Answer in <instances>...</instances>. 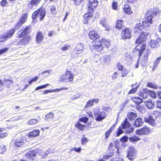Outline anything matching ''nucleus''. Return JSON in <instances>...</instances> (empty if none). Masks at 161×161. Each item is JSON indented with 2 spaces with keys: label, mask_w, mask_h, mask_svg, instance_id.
Wrapping results in <instances>:
<instances>
[{
  "label": "nucleus",
  "mask_w": 161,
  "mask_h": 161,
  "mask_svg": "<svg viewBox=\"0 0 161 161\" xmlns=\"http://www.w3.org/2000/svg\"><path fill=\"white\" fill-rule=\"evenodd\" d=\"M148 33L143 32L141 33L140 36L137 39L136 42V43L139 44L136 46V48L139 50V56L140 57L142 56L143 51L145 49V44L144 43L146 40L147 37L148 36Z\"/></svg>",
  "instance_id": "obj_1"
},
{
  "label": "nucleus",
  "mask_w": 161,
  "mask_h": 161,
  "mask_svg": "<svg viewBox=\"0 0 161 161\" xmlns=\"http://www.w3.org/2000/svg\"><path fill=\"white\" fill-rule=\"evenodd\" d=\"M125 13L128 14H130L132 13L130 6L129 5H125L124 8Z\"/></svg>",
  "instance_id": "obj_29"
},
{
  "label": "nucleus",
  "mask_w": 161,
  "mask_h": 161,
  "mask_svg": "<svg viewBox=\"0 0 161 161\" xmlns=\"http://www.w3.org/2000/svg\"><path fill=\"white\" fill-rule=\"evenodd\" d=\"M123 22V20H118L117 21L116 27L119 29H121L123 25L122 24V22Z\"/></svg>",
  "instance_id": "obj_41"
},
{
  "label": "nucleus",
  "mask_w": 161,
  "mask_h": 161,
  "mask_svg": "<svg viewBox=\"0 0 161 161\" xmlns=\"http://www.w3.org/2000/svg\"><path fill=\"white\" fill-rule=\"evenodd\" d=\"M74 77V75L69 70L67 71V82H71Z\"/></svg>",
  "instance_id": "obj_20"
},
{
  "label": "nucleus",
  "mask_w": 161,
  "mask_h": 161,
  "mask_svg": "<svg viewBox=\"0 0 161 161\" xmlns=\"http://www.w3.org/2000/svg\"><path fill=\"white\" fill-rule=\"evenodd\" d=\"M44 36L42 32L39 31L37 32L36 36V41L37 43L41 42L43 40Z\"/></svg>",
  "instance_id": "obj_22"
},
{
  "label": "nucleus",
  "mask_w": 161,
  "mask_h": 161,
  "mask_svg": "<svg viewBox=\"0 0 161 161\" xmlns=\"http://www.w3.org/2000/svg\"><path fill=\"white\" fill-rule=\"evenodd\" d=\"M53 116V113H49L46 116L45 119L46 120L48 118H51Z\"/></svg>",
  "instance_id": "obj_58"
},
{
  "label": "nucleus",
  "mask_w": 161,
  "mask_h": 161,
  "mask_svg": "<svg viewBox=\"0 0 161 161\" xmlns=\"http://www.w3.org/2000/svg\"><path fill=\"white\" fill-rule=\"evenodd\" d=\"M100 23L105 28V30L109 31L110 30L109 26L106 23V19L102 18L100 21Z\"/></svg>",
  "instance_id": "obj_25"
},
{
  "label": "nucleus",
  "mask_w": 161,
  "mask_h": 161,
  "mask_svg": "<svg viewBox=\"0 0 161 161\" xmlns=\"http://www.w3.org/2000/svg\"><path fill=\"white\" fill-rule=\"evenodd\" d=\"M84 44L83 43H78L75 46L74 49L75 50H76L80 53H81L83 52V50L84 47Z\"/></svg>",
  "instance_id": "obj_24"
},
{
  "label": "nucleus",
  "mask_w": 161,
  "mask_h": 161,
  "mask_svg": "<svg viewBox=\"0 0 161 161\" xmlns=\"http://www.w3.org/2000/svg\"><path fill=\"white\" fill-rule=\"evenodd\" d=\"M156 13L152 12L151 11L147 12L145 18V20L143 22V27L147 28L151 24H152V18L156 14Z\"/></svg>",
  "instance_id": "obj_4"
},
{
  "label": "nucleus",
  "mask_w": 161,
  "mask_h": 161,
  "mask_svg": "<svg viewBox=\"0 0 161 161\" xmlns=\"http://www.w3.org/2000/svg\"><path fill=\"white\" fill-rule=\"evenodd\" d=\"M136 151L133 147H130L127 152V157L131 160H133L136 156Z\"/></svg>",
  "instance_id": "obj_6"
},
{
  "label": "nucleus",
  "mask_w": 161,
  "mask_h": 161,
  "mask_svg": "<svg viewBox=\"0 0 161 161\" xmlns=\"http://www.w3.org/2000/svg\"><path fill=\"white\" fill-rule=\"evenodd\" d=\"M128 73V70L126 69H125L123 71H122L121 72V73L122 74L121 76L122 77H124L126 76L127 75Z\"/></svg>",
  "instance_id": "obj_47"
},
{
  "label": "nucleus",
  "mask_w": 161,
  "mask_h": 161,
  "mask_svg": "<svg viewBox=\"0 0 161 161\" xmlns=\"http://www.w3.org/2000/svg\"><path fill=\"white\" fill-rule=\"evenodd\" d=\"M70 47V46L66 45L61 48V49L64 51H67L69 50Z\"/></svg>",
  "instance_id": "obj_61"
},
{
  "label": "nucleus",
  "mask_w": 161,
  "mask_h": 161,
  "mask_svg": "<svg viewBox=\"0 0 161 161\" xmlns=\"http://www.w3.org/2000/svg\"><path fill=\"white\" fill-rule=\"evenodd\" d=\"M143 122L142 119L138 118L137 119L134 123V125L136 127H140L142 125Z\"/></svg>",
  "instance_id": "obj_30"
},
{
  "label": "nucleus",
  "mask_w": 161,
  "mask_h": 161,
  "mask_svg": "<svg viewBox=\"0 0 161 161\" xmlns=\"http://www.w3.org/2000/svg\"><path fill=\"white\" fill-rule=\"evenodd\" d=\"M110 161H123V159L121 158L115 157L113 159H111Z\"/></svg>",
  "instance_id": "obj_56"
},
{
  "label": "nucleus",
  "mask_w": 161,
  "mask_h": 161,
  "mask_svg": "<svg viewBox=\"0 0 161 161\" xmlns=\"http://www.w3.org/2000/svg\"><path fill=\"white\" fill-rule=\"evenodd\" d=\"M134 130V128H133L131 127L129 128H128L126 129L125 130V133L126 134H130L132 133Z\"/></svg>",
  "instance_id": "obj_44"
},
{
  "label": "nucleus",
  "mask_w": 161,
  "mask_h": 161,
  "mask_svg": "<svg viewBox=\"0 0 161 161\" xmlns=\"http://www.w3.org/2000/svg\"><path fill=\"white\" fill-rule=\"evenodd\" d=\"M139 95L142 96L143 98H146L148 96H149V90L147 88L143 89L141 91V92Z\"/></svg>",
  "instance_id": "obj_21"
},
{
  "label": "nucleus",
  "mask_w": 161,
  "mask_h": 161,
  "mask_svg": "<svg viewBox=\"0 0 161 161\" xmlns=\"http://www.w3.org/2000/svg\"><path fill=\"white\" fill-rule=\"evenodd\" d=\"M67 71L66 72L65 74L61 76L60 77L59 80L61 82H63L67 83Z\"/></svg>",
  "instance_id": "obj_32"
},
{
  "label": "nucleus",
  "mask_w": 161,
  "mask_h": 161,
  "mask_svg": "<svg viewBox=\"0 0 161 161\" xmlns=\"http://www.w3.org/2000/svg\"><path fill=\"white\" fill-rule=\"evenodd\" d=\"M102 42L99 41L96 42L95 44L93 45V49L96 50L98 52H100L103 49L108 48L110 45L109 42L105 39H102Z\"/></svg>",
  "instance_id": "obj_2"
},
{
  "label": "nucleus",
  "mask_w": 161,
  "mask_h": 161,
  "mask_svg": "<svg viewBox=\"0 0 161 161\" xmlns=\"http://www.w3.org/2000/svg\"><path fill=\"white\" fill-rule=\"evenodd\" d=\"M161 59V57L158 58L155 61L153 65H155V66H157L159 64L160 60Z\"/></svg>",
  "instance_id": "obj_46"
},
{
  "label": "nucleus",
  "mask_w": 161,
  "mask_h": 161,
  "mask_svg": "<svg viewBox=\"0 0 161 161\" xmlns=\"http://www.w3.org/2000/svg\"><path fill=\"white\" fill-rule=\"evenodd\" d=\"M27 17V15L26 14H23L20 19L16 24L15 26V29H18L23 24L25 23Z\"/></svg>",
  "instance_id": "obj_11"
},
{
  "label": "nucleus",
  "mask_w": 161,
  "mask_h": 161,
  "mask_svg": "<svg viewBox=\"0 0 161 161\" xmlns=\"http://www.w3.org/2000/svg\"><path fill=\"white\" fill-rule=\"evenodd\" d=\"M45 15V9L41 8L37 9L36 11L33 13L32 15V18L33 19H35L39 17L40 20H42L44 18Z\"/></svg>",
  "instance_id": "obj_5"
},
{
  "label": "nucleus",
  "mask_w": 161,
  "mask_h": 161,
  "mask_svg": "<svg viewBox=\"0 0 161 161\" xmlns=\"http://www.w3.org/2000/svg\"><path fill=\"white\" fill-rule=\"evenodd\" d=\"M8 135V133L7 132H4V133H2L0 134V138H3L7 136Z\"/></svg>",
  "instance_id": "obj_62"
},
{
  "label": "nucleus",
  "mask_w": 161,
  "mask_h": 161,
  "mask_svg": "<svg viewBox=\"0 0 161 161\" xmlns=\"http://www.w3.org/2000/svg\"><path fill=\"white\" fill-rule=\"evenodd\" d=\"M2 6H6L7 4V2L6 0H3L0 3Z\"/></svg>",
  "instance_id": "obj_64"
},
{
  "label": "nucleus",
  "mask_w": 161,
  "mask_h": 161,
  "mask_svg": "<svg viewBox=\"0 0 161 161\" xmlns=\"http://www.w3.org/2000/svg\"><path fill=\"white\" fill-rule=\"evenodd\" d=\"M150 53L149 50H147L144 57L142 60L141 62V65L143 67H145L147 65L148 62V56Z\"/></svg>",
  "instance_id": "obj_16"
},
{
  "label": "nucleus",
  "mask_w": 161,
  "mask_h": 161,
  "mask_svg": "<svg viewBox=\"0 0 161 161\" xmlns=\"http://www.w3.org/2000/svg\"><path fill=\"white\" fill-rule=\"evenodd\" d=\"M31 27L29 26L25 28L21 29L19 33L18 37L21 38L30 33L31 31Z\"/></svg>",
  "instance_id": "obj_8"
},
{
  "label": "nucleus",
  "mask_w": 161,
  "mask_h": 161,
  "mask_svg": "<svg viewBox=\"0 0 161 161\" xmlns=\"http://www.w3.org/2000/svg\"><path fill=\"white\" fill-rule=\"evenodd\" d=\"M40 131L38 130H35L30 132L28 134V136L30 138L34 137L39 135Z\"/></svg>",
  "instance_id": "obj_26"
},
{
  "label": "nucleus",
  "mask_w": 161,
  "mask_h": 161,
  "mask_svg": "<svg viewBox=\"0 0 161 161\" xmlns=\"http://www.w3.org/2000/svg\"><path fill=\"white\" fill-rule=\"evenodd\" d=\"M122 127H121V126L119 127L116 134L117 136H119L121 134L123 133V131L122 130Z\"/></svg>",
  "instance_id": "obj_51"
},
{
  "label": "nucleus",
  "mask_w": 161,
  "mask_h": 161,
  "mask_svg": "<svg viewBox=\"0 0 161 161\" xmlns=\"http://www.w3.org/2000/svg\"><path fill=\"white\" fill-rule=\"evenodd\" d=\"M93 103L92 100H90L88 101L86 103V105L85 106V108H87L88 107H90L93 106Z\"/></svg>",
  "instance_id": "obj_43"
},
{
  "label": "nucleus",
  "mask_w": 161,
  "mask_h": 161,
  "mask_svg": "<svg viewBox=\"0 0 161 161\" xmlns=\"http://www.w3.org/2000/svg\"><path fill=\"white\" fill-rule=\"evenodd\" d=\"M160 39L159 38L157 39L156 41L152 40L150 42V45L152 48H157L159 47Z\"/></svg>",
  "instance_id": "obj_18"
},
{
  "label": "nucleus",
  "mask_w": 161,
  "mask_h": 161,
  "mask_svg": "<svg viewBox=\"0 0 161 161\" xmlns=\"http://www.w3.org/2000/svg\"><path fill=\"white\" fill-rule=\"evenodd\" d=\"M49 85V84H47L46 85H42L36 87L35 89L36 91L38 90L42 89L44 88L47 87V86H48Z\"/></svg>",
  "instance_id": "obj_52"
},
{
  "label": "nucleus",
  "mask_w": 161,
  "mask_h": 161,
  "mask_svg": "<svg viewBox=\"0 0 161 161\" xmlns=\"http://www.w3.org/2000/svg\"><path fill=\"white\" fill-rule=\"evenodd\" d=\"M88 141V139L86 138L84 136L81 139V143L82 144H85Z\"/></svg>",
  "instance_id": "obj_57"
},
{
  "label": "nucleus",
  "mask_w": 161,
  "mask_h": 161,
  "mask_svg": "<svg viewBox=\"0 0 161 161\" xmlns=\"http://www.w3.org/2000/svg\"><path fill=\"white\" fill-rule=\"evenodd\" d=\"M130 124L128 121L127 118L125 119L123 123H121L122 128L123 129H126L129 128L130 126Z\"/></svg>",
  "instance_id": "obj_27"
},
{
  "label": "nucleus",
  "mask_w": 161,
  "mask_h": 161,
  "mask_svg": "<svg viewBox=\"0 0 161 161\" xmlns=\"http://www.w3.org/2000/svg\"><path fill=\"white\" fill-rule=\"evenodd\" d=\"M37 122V121L36 119H31L29 120L28 124L30 125H32L35 124Z\"/></svg>",
  "instance_id": "obj_50"
},
{
  "label": "nucleus",
  "mask_w": 161,
  "mask_h": 161,
  "mask_svg": "<svg viewBox=\"0 0 161 161\" xmlns=\"http://www.w3.org/2000/svg\"><path fill=\"white\" fill-rule=\"evenodd\" d=\"M157 108L161 109V101L158 100L155 103Z\"/></svg>",
  "instance_id": "obj_49"
},
{
  "label": "nucleus",
  "mask_w": 161,
  "mask_h": 161,
  "mask_svg": "<svg viewBox=\"0 0 161 161\" xmlns=\"http://www.w3.org/2000/svg\"><path fill=\"white\" fill-rule=\"evenodd\" d=\"M98 3L97 0H89L88 4V10L92 11L97 6Z\"/></svg>",
  "instance_id": "obj_14"
},
{
  "label": "nucleus",
  "mask_w": 161,
  "mask_h": 161,
  "mask_svg": "<svg viewBox=\"0 0 161 161\" xmlns=\"http://www.w3.org/2000/svg\"><path fill=\"white\" fill-rule=\"evenodd\" d=\"M15 31V30L14 29H12L8 31L6 33L1 35L0 36V39H1V41L4 42L11 37Z\"/></svg>",
  "instance_id": "obj_7"
},
{
  "label": "nucleus",
  "mask_w": 161,
  "mask_h": 161,
  "mask_svg": "<svg viewBox=\"0 0 161 161\" xmlns=\"http://www.w3.org/2000/svg\"><path fill=\"white\" fill-rule=\"evenodd\" d=\"M147 86L154 89H156L157 88L156 85H155L154 84L151 83H148L147 84Z\"/></svg>",
  "instance_id": "obj_55"
},
{
  "label": "nucleus",
  "mask_w": 161,
  "mask_h": 161,
  "mask_svg": "<svg viewBox=\"0 0 161 161\" xmlns=\"http://www.w3.org/2000/svg\"><path fill=\"white\" fill-rule=\"evenodd\" d=\"M143 27L141 23H138L136 25L134 31L135 33H139L142 30Z\"/></svg>",
  "instance_id": "obj_28"
},
{
  "label": "nucleus",
  "mask_w": 161,
  "mask_h": 161,
  "mask_svg": "<svg viewBox=\"0 0 161 161\" xmlns=\"http://www.w3.org/2000/svg\"><path fill=\"white\" fill-rule=\"evenodd\" d=\"M92 13H89V14H86L83 16L84 18L86 20L89 19L90 18L92 17Z\"/></svg>",
  "instance_id": "obj_45"
},
{
  "label": "nucleus",
  "mask_w": 161,
  "mask_h": 161,
  "mask_svg": "<svg viewBox=\"0 0 161 161\" xmlns=\"http://www.w3.org/2000/svg\"><path fill=\"white\" fill-rule=\"evenodd\" d=\"M80 53L76 50H75L74 49H73V51L71 53V56L72 58H75L78 56Z\"/></svg>",
  "instance_id": "obj_38"
},
{
  "label": "nucleus",
  "mask_w": 161,
  "mask_h": 161,
  "mask_svg": "<svg viewBox=\"0 0 161 161\" xmlns=\"http://www.w3.org/2000/svg\"><path fill=\"white\" fill-rule=\"evenodd\" d=\"M25 142V140L22 137L17 138L14 141V146L16 147H20L23 146Z\"/></svg>",
  "instance_id": "obj_12"
},
{
  "label": "nucleus",
  "mask_w": 161,
  "mask_h": 161,
  "mask_svg": "<svg viewBox=\"0 0 161 161\" xmlns=\"http://www.w3.org/2000/svg\"><path fill=\"white\" fill-rule=\"evenodd\" d=\"M103 61L106 63H108L110 60V57L109 55L104 56L103 57Z\"/></svg>",
  "instance_id": "obj_40"
},
{
  "label": "nucleus",
  "mask_w": 161,
  "mask_h": 161,
  "mask_svg": "<svg viewBox=\"0 0 161 161\" xmlns=\"http://www.w3.org/2000/svg\"><path fill=\"white\" fill-rule=\"evenodd\" d=\"M154 117L155 118V119L153 118V116L149 115L148 117H146L144 118L145 121L146 122L149 123L153 126H155L156 125L155 123L156 120L159 119V117H155V116H154Z\"/></svg>",
  "instance_id": "obj_10"
},
{
  "label": "nucleus",
  "mask_w": 161,
  "mask_h": 161,
  "mask_svg": "<svg viewBox=\"0 0 161 161\" xmlns=\"http://www.w3.org/2000/svg\"><path fill=\"white\" fill-rule=\"evenodd\" d=\"M149 96H151L153 98H155L156 97V93L153 91H151L149 90Z\"/></svg>",
  "instance_id": "obj_53"
},
{
  "label": "nucleus",
  "mask_w": 161,
  "mask_h": 161,
  "mask_svg": "<svg viewBox=\"0 0 161 161\" xmlns=\"http://www.w3.org/2000/svg\"><path fill=\"white\" fill-rule=\"evenodd\" d=\"M136 116V114L135 113L131 112L128 113V117L130 120L134 119Z\"/></svg>",
  "instance_id": "obj_31"
},
{
  "label": "nucleus",
  "mask_w": 161,
  "mask_h": 161,
  "mask_svg": "<svg viewBox=\"0 0 161 161\" xmlns=\"http://www.w3.org/2000/svg\"><path fill=\"white\" fill-rule=\"evenodd\" d=\"M36 156V153L35 151H29L26 154V157L29 158L35 157Z\"/></svg>",
  "instance_id": "obj_33"
},
{
  "label": "nucleus",
  "mask_w": 161,
  "mask_h": 161,
  "mask_svg": "<svg viewBox=\"0 0 161 161\" xmlns=\"http://www.w3.org/2000/svg\"><path fill=\"white\" fill-rule=\"evenodd\" d=\"M95 119L97 121H101L106 117V113L103 111L100 112L98 107L94 108L93 111Z\"/></svg>",
  "instance_id": "obj_3"
},
{
  "label": "nucleus",
  "mask_w": 161,
  "mask_h": 161,
  "mask_svg": "<svg viewBox=\"0 0 161 161\" xmlns=\"http://www.w3.org/2000/svg\"><path fill=\"white\" fill-rule=\"evenodd\" d=\"M89 36L90 39L93 41L97 40L99 37V35L94 31H91L89 33Z\"/></svg>",
  "instance_id": "obj_17"
},
{
  "label": "nucleus",
  "mask_w": 161,
  "mask_h": 161,
  "mask_svg": "<svg viewBox=\"0 0 161 161\" xmlns=\"http://www.w3.org/2000/svg\"><path fill=\"white\" fill-rule=\"evenodd\" d=\"M150 131V129L147 127H143L140 130H137L136 134L138 135H147L148 134Z\"/></svg>",
  "instance_id": "obj_13"
},
{
  "label": "nucleus",
  "mask_w": 161,
  "mask_h": 161,
  "mask_svg": "<svg viewBox=\"0 0 161 161\" xmlns=\"http://www.w3.org/2000/svg\"><path fill=\"white\" fill-rule=\"evenodd\" d=\"M133 101L136 103L137 105H139L142 102V100L139 97H135L132 98Z\"/></svg>",
  "instance_id": "obj_35"
},
{
  "label": "nucleus",
  "mask_w": 161,
  "mask_h": 161,
  "mask_svg": "<svg viewBox=\"0 0 161 161\" xmlns=\"http://www.w3.org/2000/svg\"><path fill=\"white\" fill-rule=\"evenodd\" d=\"M128 138L126 136H124L121 137L120 139V141L122 142H126L127 141Z\"/></svg>",
  "instance_id": "obj_54"
},
{
  "label": "nucleus",
  "mask_w": 161,
  "mask_h": 161,
  "mask_svg": "<svg viewBox=\"0 0 161 161\" xmlns=\"http://www.w3.org/2000/svg\"><path fill=\"white\" fill-rule=\"evenodd\" d=\"M113 148H114V147L113 143H110L108 150V151L109 153L108 154L106 155L103 156L104 159H108L113 155H114V153H113Z\"/></svg>",
  "instance_id": "obj_15"
},
{
  "label": "nucleus",
  "mask_w": 161,
  "mask_h": 161,
  "mask_svg": "<svg viewBox=\"0 0 161 161\" xmlns=\"http://www.w3.org/2000/svg\"><path fill=\"white\" fill-rule=\"evenodd\" d=\"M117 3L116 2H113L112 5V8L114 10H116L117 8Z\"/></svg>",
  "instance_id": "obj_63"
},
{
  "label": "nucleus",
  "mask_w": 161,
  "mask_h": 161,
  "mask_svg": "<svg viewBox=\"0 0 161 161\" xmlns=\"http://www.w3.org/2000/svg\"><path fill=\"white\" fill-rule=\"evenodd\" d=\"M41 0H31L29 3V5H31V7L38 4Z\"/></svg>",
  "instance_id": "obj_39"
},
{
  "label": "nucleus",
  "mask_w": 161,
  "mask_h": 161,
  "mask_svg": "<svg viewBox=\"0 0 161 161\" xmlns=\"http://www.w3.org/2000/svg\"><path fill=\"white\" fill-rule=\"evenodd\" d=\"M121 34L123 39H130L131 36V30L129 28H126L122 31Z\"/></svg>",
  "instance_id": "obj_9"
},
{
  "label": "nucleus",
  "mask_w": 161,
  "mask_h": 161,
  "mask_svg": "<svg viewBox=\"0 0 161 161\" xmlns=\"http://www.w3.org/2000/svg\"><path fill=\"white\" fill-rule=\"evenodd\" d=\"M75 126L79 130H84L85 125L80 124L79 122L76 123L75 125Z\"/></svg>",
  "instance_id": "obj_37"
},
{
  "label": "nucleus",
  "mask_w": 161,
  "mask_h": 161,
  "mask_svg": "<svg viewBox=\"0 0 161 161\" xmlns=\"http://www.w3.org/2000/svg\"><path fill=\"white\" fill-rule=\"evenodd\" d=\"M114 128V126H113L107 131L105 133V137L106 139L108 137L109 135L112 131L113 129Z\"/></svg>",
  "instance_id": "obj_42"
},
{
  "label": "nucleus",
  "mask_w": 161,
  "mask_h": 161,
  "mask_svg": "<svg viewBox=\"0 0 161 161\" xmlns=\"http://www.w3.org/2000/svg\"><path fill=\"white\" fill-rule=\"evenodd\" d=\"M31 39V37L30 36H26L20 41L19 43L21 45H27L29 43Z\"/></svg>",
  "instance_id": "obj_19"
},
{
  "label": "nucleus",
  "mask_w": 161,
  "mask_h": 161,
  "mask_svg": "<svg viewBox=\"0 0 161 161\" xmlns=\"http://www.w3.org/2000/svg\"><path fill=\"white\" fill-rule=\"evenodd\" d=\"M8 49V48L5 47L3 49L0 50V55L6 52Z\"/></svg>",
  "instance_id": "obj_59"
},
{
  "label": "nucleus",
  "mask_w": 161,
  "mask_h": 161,
  "mask_svg": "<svg viewBox=\"0 0 161 161\" xmlns=\"http://www.w3.org/2000/svg\"><path fill=\"white\" fill-rule=\"evenodd\" d=\"M13 82V81L12 80H4V83L5 84L6 86H8Z\"/></svg>",
  "instance_id": "obj_48"
},
{
  "label": "nucleus",
  "mask_w": 161,
  "mask_h": 161,
  "mask_svg": "<svg viewBox=\"0 0 161 161\" xmlns=\"http://www.w3.org/2000/svg\"><path fill=\"white\" fill-rule=\"evenodd\" d=\"M113 153L114 155L116 156L119 155V148L118 147L117 145L115 146L114 148H113Z\"/></svg>",
  "instance_id": "obj_36"
},
{
  "label": "nucleus",
  "mask_w": 161,
  "mask_h": 161,
  "mask_svg": "<svg viewBox=\"0 0 161 161\" xmlns=\"http://www.w3.org/2000/svg\"><path fill=\"white\" fill-rule=\"evenodd\" d=\"M88 120V118L86 117H82L80 119V121L83 122L85 123H86Z\"/></svg>",
  "instance_id": "obj_60"
},
{
  "label": "nucleus",
  "mask_w": 161,
  "mask_h": 161,
  "mask_svg": "<svg viewBox=\"0 0 161 161\" xmlns=\"http://www.w3.org/2000/svg\"><path fill=\"white\" fill-rule=\"evenodd\" d=\"M141 138L139 137L136 136H132L129 138V140L130 142H134L141 140Z\"/></svg>",
  "instance_id": "obj_34"
},
{
  "label": "nucleus",
  "mask_w": 161,
  "mask_h": 161,
  "mask_svg": "<svg viewBox=\"0 0 161 161\" xmlns=\"http://www.w3.org/2000/svg\"><path fill=\"white\" fill-rule=\"evenodd\" d=\"M144 104L149 109H153L155 105V102H153L152 101H145Z\"/></svg>",
  "instance_id": "obj_23"
}]
</instances>
